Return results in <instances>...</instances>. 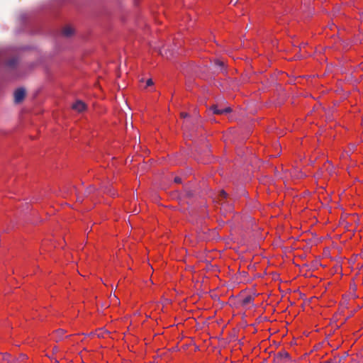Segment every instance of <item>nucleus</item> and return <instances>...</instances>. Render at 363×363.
<instances>
[{"instance_id": "obj_4", "label": "nucleus", "mask_w": 363, "mask_h": 363, "mask_svg": "<svg viewBox=\"0 0 363 363\" xmlns=\"http://www.w3.org/2000/svg\"><path fill=\"white\" fill-rule=\"evenodd\" d=\"M74 32L73 28L71 26H65L62 29V34L65 36H69L72 35Z\"/></svg>"}, {"instance_id": "obj_7", "label": "nucleus", "mask_w": 363, "mask_h": 363, "mask_svg": "<svg viewBox=\"0 0 363 363\" xmlns=\"http://www.w3.org/2000/svg\"><path fill=\"white\" fill-rule=\"evenodd\" d=\"M174 182H175L176 183H180V182H181V179H180V178H179V177H175V179H174Z\"/></svg>"}, {"instance_id": "obj_6", "label": "nucleus", "mask_w": 363, "mask_h": 363, "mask_svg": "<svg viewBox=\"0 0 363 363\" xmlns=\"http://www.w3.org/2000/svg\"><path fill=\"white\" fill-rule=\"evenodd\" d=\"M251 300V298H245L243 300V304H247V303H249Z\"/></svg>"}, {"instance_id": "obj_8", "label": "nucleus", "mask_w": 363, "mask_h": 363, "mask_svg": "<svg viewBox=\"0 0 363 363\" xmlns=\"http://www.w3.org/2000/svg\"><path fill=\"white\" fill-rule=\"evenodd\" d=\"M187 116H188V115H187V113H181V117H182V118H185V117H186Z\"/></svg>"}, {"instance_id": "obj_5", "label": "nucleus", "mask_w": 363, "mask_h": 363, "mask_svg": "<svg viewBox=\"0 0 363 363\" xmlns=\"http://www.w3.org/2000/svg\"><path fill=\"white\" fill-rule=\"evenodd\" d=\"M147 86H151L153 84V82H152V80L151 79H149L147 81Z\"/></svg>"}, {"instance_id": "obj_1", "label": "nucleus", "mask_w": 363, "mask_h": 363, "mask_svg": "<svg viewBox=\"0 0 363 363\" xmlns=\"http://www.w3.org/2000/svg\"><path fill=\"white\" fill-rule=\"evenodd\" d=\"M25 97V91L23 89H18L14 92V100L16 103H20Z\"/></svg>"}, {"instance_id": "obj_3", "label": "nucleus", "mask_w": 363, "mask_h": 363, "mask_svg": "<svg viewBox=\"0 0 363 363\" xmlns=\"http://www.w3.org/2000/svg\"><path fill=\"white\" fill-rule=\"evenodd\" d=\"M212 111H213V113H215V114H223L224 113L230 112V108H225V109H220L217 106H213L212 107Z\"/></svg>"}, {"instance_id": "obj_2", "label": "nucleus", "mask_w": 363, "mask_h": 363, "mask_svg": "<svg viewBox=\"0 0 363 363\" xmlns=\"http://www.w3.org/2000/svg\"><path fill=\"white\" fill-rule=\"evenodd\" d=\"M72 108L78 112H82L86 108V105L81 101H77L72 105Z\"/></svg>"}, {"instance_id": "obj_9", "label": "nucleus", "mask_w": 363, "mask_h": 363, "mask_svg": "<svg viewBox=\"0 0 363 363\" xmlns=\"http://www.w3.org/2000/svg\"><path fill=\"white\" fill-rule=\"evenodd\" d=\"M221 196H223V197H225V196H226L225 192V191H222L221 192Z\"/></svg>"}]
</instances>
